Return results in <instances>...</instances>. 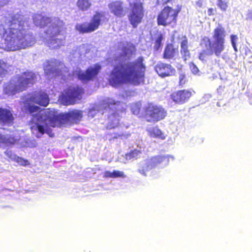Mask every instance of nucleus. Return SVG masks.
Returning a JSON list of instances; mask_svg holds the SVG:
<instances>
[{
  "label": "nucleus",
  "instance_id": "obj_1",
  "mask_svg": "<svg viewBox=\"0 0 252 252\" xmlns=\"http://www.w3.org/2000/svg\"><path fill=\"white\" fill-rule=\"evenodd\" d=\"M25 110L32 116L29 122L31 129L36 130L42 135L47 133L50 137H52L54 134L50 126L61 127L70 119L75 120L82 117V114L79 111L58 115L49 109H42L39 106L31 104L25 105Z\"/></svg>",
  "mask_w": 252,
  "mask_h": 252
},
{
  "label": "nucleus",
  "instance_id": "obj_2",
  "mask_svg": "<svg viewBox=\"0 0 252 252\" xmlns=\"http://www.w3.org/2000/svg\"><path fill=\"white\" fill-rule=\"evenodd\" d=\"M146 70V65L142 56L133 61L121 62L114 66L110 74L109 82L114 87L124 84L135 86L143 84Z\"/></svg>",
  "mask_w": 252,
  "mask_h": 252
},
{
  "label": "nucleus",
  "instance_id": "obj_3",
  "mask_svg": "<svg viewBox=\"0 0 252 252\" xmlns=\"http://www.w3.org/2000/svg\"><path fill=\"white\" fill-rule=\"evenodd\" d=\"M7 23V29H5L2 25H0V34L10 50L15 51L31 45L33 39L32 35L26 34L23 21L14 15Z\"/></svg>",
  "mask_w": 252,
  "mask_h": 252
},
{
  "label": "nucleus",
  "instance_id": "obj_4",
  "mask_svg": "<svg viewBox=\"0 0 252 252\" xmlns=\"http://www.w3.org/2000/svg\"><path fill=\"white\" fill-rule=\"evenodd\" d=\"M36 79V75L34 72L26 70L11 78L4 86L3 93L8 95H13L22 92L32 87Z\"/></svg>",
  "mask_w": 252,
  "mask_h": 252
},
{
  "label": "nucleus",
  "instance_id": "obj_5",
  "mask_svg": "<svg viewBox=\"0 0 252 252\" xmlns=\"http://www.w3.org/2000/svg\"><path fill=\"white\" fill-rule=\"evenodd\" d=\"M108 21V18L104 12L96 11L91 17L89 23L87 24H78L75 26V30L82 34L91 33L97 30L103 23Z\"/></svg>",
  "mask_w": 252,
  "mask_h": 252
},
{
  "label": "nucleus",
  "instance_id": "obj_6",
  "mask_svg": "<svg viewBox=\"0 0 252 252\" xmlns=\"http://www.w3.org/2000/svg\"><path fill=\"white\" fill-rule=\"evenodd\" d=\"M226 35L225 28L221 25L219 24L213 30V40L206 36L202 38L205 45L206 44L212 45L222 53L225 49Z\"/></svg>",
  "mask_w": 252,
  "mask_h": 252
},
{
  "label": "nucleus",
  "instance_id": "obj_7",
  "mask_svg": "<svg viewBox=\"0 0 252 252\" xmlns=\"http://www.w3.org/2000/svg\"><path fill=\"white\" fill-rule=\"evenodd\" d=\"M166 115L162 106L149 103L144 108V113L139 117L144 118L147 122H157L164 119Z\"/></svg>",
  "mask_w": 252,
  "mask_h": 252
},
{
  "label": "nucleus",
  "instance_id": "obj_8",
  "mask_svg": "<svg viewBox=\"0 0 252 252\" xmlns=\"http://www.w3.org/2000/svg\"><path fill=\"white\" fill-rule=\"evenodd\" d=\"M179 11L169 6H165L157 16V24L158 26L174 27L177 23Z\"/></svg>",
  "mask_w": 252,
  "mask_h": 252
},
{
  "label": "nucleus",
  "instance_id": "obj_9",
  "mask_svg": "<svg viewBox=\"0 0 252 252\" xmlns=\"http://www.w3.org/2000/svg\"><path fill=\"white\" fill-rule=\"evenodd\" d=\"M129 6L131 9L128 19L132 28H136L142 23L144 16L143 3L140 0H135L129 3Z\"/></svg>",
  "mask_w": 252,
  "mask_h": 252
},
{
  "label": "nucleus",
  "instance_id": "obj_10",
  "mask_svg": "<svg viewBox=\"0 0 252 252\" xmlns=\"http://www.w3.org/2000/svg\"><path fill=\"white\" fill-rule=\"evenodd\" d=\"M60 22L56 23L52 22L45 32V33L49 36L50 39L48 42V46L53 49H58L63 45V40L58 38H54L60 34L62 31V27Z\"/></svg>",
  "mask_w": 252,
  "mask_h": 252
},
{
  "label": "nucleus",
  "instance_id": "obj_11",
  "mask_svg": "<svg viewBox=\"0 0 252 252\" xmlns=\"http://www.w3.org/2000/svg\"><path fill=\"white\" fill-rule=\"evenodd\" d=\"M83 93V90L81 88L69 87L64 90L60 96L59 99L65 105L73 104L76 99L79 98Z\"/></svg>",
  "mask_w": 252,
  "mask_h": 252
},
{
  "label": "nucleus",
  "instance_id": "obj_12",
  "mask_svg": "<svg viewBox=\"0 0 252 252\" xmlns=\"http://www.w3.org/2000/svg\"><path fill=\"white\" fill-rule=\"evenodd\" d=\"M101 69L99 63L88 67L85 71H79L77 74L78 79L83 82L87 83L97 78Z\"/></svg>",
  "mask_w": 252,
  "mask_h": 252
},
{
  "label": "nucleus",
  "instance_id": "obj_13",
  "mask_svg": "<svg viewBox=\"0 0 252 252\" xmlns=\"http://www.w3.org/2000/svg\"><path fill=\"white\" fill-rule=\"evenodd\" d=\"M154 69L161 78H165L174 75L176 69L169 63L158 62L155 66Z\"/></svg>",
  "mask_w": 252,
  "mask_h": 252
},
{
  "label": "nucleus",
  "instance_id": "obj_14",
  "mask_svg": "<svg viewBox=\"0 0 252 252\" xmlns=\"http://www.w3.org/2000/svg\"><path fill=\"white\" fill-rule=\"evenodd\" d=\"M191 95L192 93L190 91L184 89L171 93L170 98L175 104L182 105L188 102Z\"/></svg>",
  "mask_w": 252,
  "mask_h": 252
},
{
  "label": "nucleus",
  "instance_id": "obj_15",
  "mask_svg": "<svg viewBox=\"0 0 252 252\" xmlns=\"http://www.w3.org/2000/svg\"><path fill=\"white\" fill-rule=\"evenodd\" d=\"M200 45L207 48L206 50L205 49L201 51L199 54L198 58L202 62H206L208 57L213 54L215 55L217 57H220L221 54V52L213 46L207 44L206 45H205L203 43V41H202V38L201 39Z\"/></svg>",
  "mask_w": 252,
  "mask_h": 252
},
{
  "label": "nucleus",
  "instance_id": "obj_16",
  "mask_svg": "<svg viewBox=\"0 0 252 252\" xmlns=\"http://www.w3.org/2000/svg\"><path fill=\"white\" fill-rule=\"evenodd\" d=\"M108 6L111 13L117 17L121 18L126 15V10L122 1H112L108 4Z\"/></svg>",
  "mask_w": 252,
  "mask_h": 252
},
{
  "label": "nucleus",
  "instance_id": "obj_17",
  "mask_svg": "<svg viewBox=\"0 0 252 252\" xmlns=\"http://www.w3.org/2000/svg\"><path fill=\"white\" fill-rule=\"evenodd\" d=\"M31 102L40 106H46L49 102L48 95L42 91L34 92L30 97Z\"/></svg>",
  "mask_w": 252,
  "mask_h": 252
},
{
  "label": "nucleus",
  "instance_id": "obj_18",
  "mask_svg": "<svg viewBox=\"0 0 252 252\" xmlns=\"http://www.w3.org/2000/svg\"><path fill=\"white\" fill-rule=\"evenodd\" d=\"M14 118L11 112L6 108H0V124L10 126L13 124Z\"/></svg>",
  "mask_w": 252,
  "mask_h": 252
},
{
  "label": "nucleus",
  "instance_id": "obj_19",
  "mask_svg": "<svg viewBox=\"0 0 252 252\" xmlns=\"http://www.w3.org/2000/svg\"><path fill=\"white\" fill-rule=\"evenodd\" d=\"M178 54V49L171 43L167 44L164 49L163 58L165 59H172Z\"/></svg>",
  "mask_w": 252,
  "mask_h": 252
},
{
  "label": "nucleus",
  "instance_id": "obj_20",
  "mask_svg": "<svg viewBox=\"0 0 252 252\" xmlns=\"http://www.w3.org/2000/svg\"><path fill=\"white\" fill-rule=\"evenodd\" d=\"M47 64L45 65L44 68L45 72L47 74H55L56 75H59L61 73V70L59 69L56 68L55 67L59 65H63V64L61 62H58L55 61L53 62H47Z\"/></svg>",
  "mask_w": 252,
  "mask_h": 252
},
{
  "label": "nucleus",
  "instance_id": "obj_21",
  "mask_svg": "<svg viewBox=\"0 0 252 252\" xmlns=\"http://www.w3.org/2000/svg\"><path fill=\"white\" fill-rule=\"evenodd\" d=\"M34 22L36 26L40 28L46 27L48 24H51L52 23L51 18L40 15H38L34 18Z\"/></svg>",
  "mask_w": 252,
  "mask_h": 252
},
{
  "label": "nucleus",
  "instance_id": "obj_22",
  "mask_svg": "<svg viewBox=\"0 0 252 252\" xmlns=\"http://www.w3.org/2000/svg\"><path fill=\"white\" fill-rule=\"evenodd\" d=\"M181 54L184 61L187 60L190 57V52L188 49L187 39L183 40L181 42Z\"/></svg>",
  "mask_w": 252,
  "mask_h": 252
},
{
  "label": "nucleus",
  "instance_id": "obj_23",
  "mask_svg": "<svg viewBox=\"0 0 252 252\" xmlns=\"http://www.w3.org/2000/svg\"><path fill=\"white\" fill-rule=\"evenodd\" d=\"M121 102L119 101H116L111 98H108L106 100H104L102 103V106L104 109H116V107L120 104Z\"/></svg>",
  "mask_w": 252,
  "mask_h": 252
},
{
  "label": "nucleus",
  "instance_id": "obj_24",
  "mask_svg": "<svg viewBox=\"0 0 252 252\" xmlns=\"http://www.w3.org/2000/svg\"><path fill=\"white\" fill-rule=\"evenodd\" d=\"M149 136L151 137L158 138L161 139H164L165 137L162 131L156 126L148 130Z\"/></svg>",
  "mask_w": 252,
  "mask_h": 252
},
{
  "label": "nucleus",
  "instance_id": "obj_25",
  "mask_svg": "<svg viewBox=\"0 0 252 252\" xmlns=\"http://www.w3.org/2000/svg\"><path fill=\"white\" fill-rule=\"evenodd\" d=\"M104 177L111 178H125L126 175L123 172L118 170H114L112 172L106 171L104 173Z\"/></svg>",
  "mask_w": 252,
  "mask_h": 252
},
{
  "label": "nucleus",
  "instance_id": "obj_26",
  "mask_svg": "<svg viewBox=\"0 0 252 252\" xmlns=\"http://www.w3.org/2000/svg\"><path fill=\"white\" fill-rule=\"evenodd\" d=\"M92 5L90 0H78L77 6L81 11H84L89 9Z\"/></svg>",
  "mask_w": 252,
  "mask_h": 252
},
{
  "label": "nucleus",
  "instance_id": "obj_27",
  "mask_svg": "<svg viewBox=\"0 0 252 252\" xmlns=\"http://www.w3.org/2000/svg\"><path fill=\"white\" fill-rule=\"evenodd\" d=\"M165 159V157L162 156H156L151 158L150 166L154 167L162 163Z\"/></svg>",
  "mask_w": 252,
  "mask_h": 252
},
{
  "label": "nucleus",
  "instance_id": "obj_28",
  "mask_svg": "<svg viewBox=\"0 0 252 252\" xmlns=\"http://www.w3.org/2000/svg\"><path fill=\"white\" fill-rule=\"evenodd\" d=\"M141 107L142 105L140 102H135L131 105L130 110L133 114L138 115L140 114Z\"/></svg>",
  "mask_w": 252,
  "mask_h": 252
},
{
  "label": "nucleus",
  "instance_id": "obj_29",
  "mask_svg": "<svg viewBox=\"0 0 252 252\" xmlns=\"http://www.w3.org/2000/svg\"><path fill=\"white\" fill-rule=\"evenodd\" d=\"M217 5L222 12H225L229 7V1L227 0H217Z\"/></svg>",
  "mask_w": 252,
  "mask_h": 252
},
{
  "label": "nucleus",
  "instance_id": "obj_30",
  "mask_svg": "<svg viewBox=\"0 0 252 252\" xmlns=\"http://www.w3.org/2000/svg\"><path fill=\"white\" fill-rule=\"evenodd\" d=\"M163 39V35L161 33L159 32L156 37L155 42V49L158 50L162 45V41Z\"/></svg>",
  "mask_w": 252,
  "mask_h": 252
},
{
  "label": "nucleus",
  "instance_id": "obj_31",
  "mask_svg": "<svg viewBox=\"0 0 252 252\" xmlns=\"http://www.w3.org/2000/svg\"><path fill=\"white\" fill-rule=\"evenodd\" d=\"M140 153V151L135 149L126 154V158L129 159H130L133 158H136L138 157Z\"/></svg>",
  "mask_w": 252,
  "mask_h": 252
},
{
  "label": "nucleus",
  "instance_id": "obj_32",
  "mask_svg": "<svg viewBox=\"0 0 252 252\" xmlns=\"http://www.w3.org/2000/svg\"><path fill=\"white\" fill-rule=\"evenodd\" d=\"M15 161L22 166H26L29 164L28 160L25 159L21 157H16L15 158Z\"/></svg>",
  "mask_w": 252,
  "mask_h": 252
},
{
  "label": "nucleus",
  "instance_id": "obj_33",
  "mask_svg": "<svg viewBox=\"0 0 252 252\" xmlns=\"http://www.w3.org/2000/svg\"><path fill=\"white\" fill-rule=\"evenodd\" d=\"M238 37L236 35L232 34L230 36V40L232 45L235 51H237V47H236V40H237Z\"/></svg>",
  "mask_w": 252,
  "mask_h": 252
},
{
  "label": "nucleus",
  "instance_id": "obj_34",
  "mask_svg": "<svg viewBox=\"0 0 252 252\" xmlns=\"http://www.w3.org/2000/svg\"><path fill=\"white\" fill-rule=\"evenodd\" d=\"M187 80L186 79V77L185 74H181L179 75V86H183L184 85L186 84Z\"/></svg>",
  "mask_w": 252,
  "mask_h": 252
},
{
  "label": "nucleus",
  "instance_id": "obj_35",
  "mask_svg": "<svg viewBox=\"0 0 252 252\" xmlns=\"http://www.w3.org/2000/svg\"><path fill=\"white\" fill-rule=\"evenodd\" d=\"M189 68L192 73L196 74L199 72V69L196 65L193 63H189Z\"/></svg>",
  "mask_w": 252,
  "mask_h": 252
},
{
  "label": "nucleus",
  "instance_id": "obj_36",
  "mask_svg": "<svg viewBox=\"0 0 252 252\" xmlns=\"http://www.w3.org/2000/svg\"><path fill=\"white\" fill-rule=\"evenodd\" d=\"M148 170H149V169L147 167L145 168V167H143L141 169H139L138 171L140 174H141L144 176H146V171H147Z\"/></svg>",
  "mask_w": 252,
  "mask_h": 252
},
{
  "label": "nucleus",
  "instance_id": "obj_37",
  "mask_svg": "<svg viewBox=\"0 0 252 252\" xmlns=\"http://www.w3.org/2000/svg\"><path fill=\"white\" fill-rule=\"evenodd\" d=\"M214 10H215V9H214L213 8H208V10H207L208 15L209 16L214 15Z\"/></svg>",
  "mask_w": 252,
  "mask_h": 252
},
{
  "label": "nucleus",
  "instance_id": "obj_38",
  "mask_svg": "<svg viewBox=\"0 0 252 252\" xmlns=\"http://www.w3.org/2000/svg\"><path fill=\"white\" fill-rule=\"evenodd\" d=\"M247 16L248 19L252 20V11H249Z\"/></svg>",
  "mask_w": 252,
  "mask_h": 252
},
{
  "label": "nucleus",
  "instance_id": "obj_39",
  "mask_svg": "<svg viewBox=\"0 0 252 252\" xmlns=\"http://www.w3.org/2000/svg\"><path fill=\"white\" fill-rule=\"evenodd\" d=\"M196 4L199 7H202V2L201 1H198L196 2Z\"/></svg>",
  "mask_w": 252,
  "mask_h": 252
},
{
  "label": "nucleus",
  "instance_id": "obj_40",
  "mask_svg": "<svg viewBox=\"0 0 252 252\" xmlns=\"http://www.w3.org/2000/svg\"><path fill=\"white\" fill-rule=\"evenodd\" d=\"M171 0H162L163 4H166Z\"/></svg>",
  "mask_w": 252,
  "mask_h": 252
},
{
  "label": "nucleus",
  "instance_id": "obj_41",
  "mask_svg": "<svg viewBox=\"0 0 252 252\" xmlns=\"http://www.w3.org/2000/svg\"><path fill=\"white\" fill-rule=\"evenodd\" d=\"M5 140V138L4 137V136L1 134H0V141L1 140L2 142H4Z\"/></svg>",
  "mask_w": 252,
  "mask_h": 252
},
{
  "label": "nucleus",
  "instance_id": "obj_42",
  "mask_svg": "<svg viewBox=\"0 0 252 252\" xmlns=\"http://www.w3.org/2000/svg\"><path fill=\"white\" fill-rule=\"evenodd\" d=\"M131 47L134 49H135V46L133 45H131Z\"/></svg>",
  "mask_w": 252,
  "mask_h": 252
},
{
  "label": "nucleus",
  "instance_id": "obj_43",
  "mask_svg": "<svg viewBox=\"0 0 252 252\" xmlns=\"http://www.w3.org/2000/svg\"><path fill=\"white\" fill-rule=\"evenodd\" d=\"M219 89H222V87H221V86H220Z\"/></svg>",
  "mask_w": 252,
  "mask_h": 252
}]
</instances>
